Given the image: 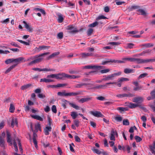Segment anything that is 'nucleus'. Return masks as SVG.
<instances>
[{"label": "nucleus", "instance_id": "nucleus-51", "mask_svg": "<svg viewBox=\"0 0 155 155\" xmlns=\"http://www.w3.org/2000/svg\"><path fill=\"white\" fill-rule=\"evenodd\" d=\"M9 21V18H7L6 19L2 21H0V22L2 24H7L8 23Z\"/></svg>", "mask_w": 155, "mask_h": 155}, {"label": "nucleus", "instance_id": "nucleus-12", "mask_svg": "<svg viewBox=\"0 0 155 155\" xmlns=\"http://www.w3.org/2000/svg\"><path fill=\"white\" fill-rule=\"evenodd\" d=\"M91 114L94 116L97 117H102L103 115L100 111H92L91 112Z\"/></svg>", "mask_w": 155, "mask_h": 155}, {"label": "nucleus", "instance_id": "nucleus-45", "mask_svg": "<svg viewBox=\"0 0 155 155\" xmlns=\"http://www.w3.org/2000/svg\"><path fill=\"white\" fill-rule=\"evenodd\" d=\"M98 24V22L97 21H95L92 24L89 25L88 27H94L97 25Z\"/></svg>", "mask_w": 155, "mask_h": 155}, {"label": "nucleus", "instance_id": "nucleus-22", "mask_svg": "<svg viewBox=\"0 0 155 155\" xmlns=\"http://www.w3.org/2000/svg\"><path fill=\"white\" fill-rule=\"evenodd\" d=\"M65 75L66 76V78L69 79H74L80 77V76L79 75H70L67 74H66Z\"/></svg>", "mask_w": 155, "mask_h": 155}, {"label": "nucleus", "instance_id": "nucleus-31", "mask_svg": "<svg viewBox=\"0 0 155 155\" xmlns=\"http://www.w3.org/2000/svg\"><path fill=\"white\" fill-rule=\"evenodd\" d=\"M66 74L63 73H59V79H64L66 78Z\"/></svg>", "mask_w": 155, "mask_h": 155}, {"label": "nucleus", "instance_id": "nucleus-41", "mask_svg": "<svg viewBox=\"0 0 155 155\" xmlns=\"http://www.w3.org/2000/svg\"><path fill=\"white\" fill-rule=\"evenodd\" d=\"M92 150L94 153L98 154H100L101 153V151H100L97 149L95 148H94L92 149Z\"/></svg>", "mask_w": 155, "mask_h": 155}, {"label": "nucleus", "instance_id": "nucleus-2", "mask_svg": "<svg viewBox=\"0 0 155 155\" xmlns=\"http://www.w3.org/2000/svg\"><path fill=\"white\" fill-rule=\"evenodd\" d=\"M129 81V79L124 78H121L118 79L117 80V82H109L107 83L105 85H99L94 87V89H104L107 86V84H116L118 87H120L121 85L122 82L124 81Z\"/></svg>", "mask_w": 155, "mask_h": 155}, {"label": "nucleus", "instance_id": "nucleus-21", "mask_svg": "<svg viewBox=\"0 0 155 155\" xmlns=\"http://www.w3.org/2000/svg\"><path fill=\"white\" fill-rule=\"evenodd\" d=\"M51 128L50 126H46L44 129L45 134L46 135L49 134V132L51 131Z\"/></svg>", "mask_w": 155, "mask_h": 155}, {"label": "nucleus", "instance_id": "nucleus-4", "mask_svg": "<svg viewBox=\"0 0 155 155\" xmlns=\"http://www.w3.org/2000/svg\"><path fill=\"white\" fill-rule=\"evenodd\" d=\"M47 78L41 79L40 80L41 82H43L46 83L51 82L54 81L52 79L58 78V75L56 74H51L48 75L47 76Z\"/></svg>", "mask_w": 155, "mask_h": 155}, {"label": "nucleus", "instance_id": "nucleus-61", "mask_svg": "<svg viewBox=\"0 0 155 155\" xmlns=\"http://www.w3.org/2000/svg\"><path fill=\"white\" fill-rule=\"evenodd\" d=\"M138 11L140 12L142 15H146L145 12L143 10L139 9L138 10Z\"/></svg>", "mask_w": 155, "mask_h": 155}, {"label": "nucleus", "instance_id": "nucleus-14", "mask_svg": "<svg viewBox=\"0 0 155 155\" xmlns=\"http://www.w3.org/2000/svg\"><path fill=\"white\" fill-rule=\"evenodd\" d=\"M58 55V52H55L53 53L50 56L46 58V59L48 60L54 58H56Z\"/></svg>", "mask_w": 155, "mask_h": 155}, {"label": "nucleus", "instance_id": "nucleus-29", "mask_svg": "<svg viewBox=\"0 0 155 155\" xmlns=\"http://www.w3.org/2000/svg\"><path fill=\"white\" fill-rule=\"evenodd\" d=\"M71 115L73 119H75L78 116V114L75 111H72L71 112Z\"/></svg>", "mask_w": 155, "mask_h": 155}, {"label": "nucleus", "instance_id": "nucleus-47", "mask_svg": "<svg viewBox=\"0 0 155 155\" xmlns=\"http://www.w3.org/2000/svg\"><path fill=\"white\" fill-rule=\"evenodd\" d=\"M123 124L125 125H128L130 124L128 120L127 119H124L123 120Z\"/></svg>", "mask_w": 155, "mask_h": 155}, {"label": "nucleus", "instance_id": "nucleus-35", "mask_svg": "<svg viewBox=\"0 0 155 155\" xmlns=\"http://www.w3.org/2000/svg\"><path fill=\"white\" fill-rule=\"evenodd\" d=\"M34 10L36 12L37 11H38L40 12L42 14L44 15H45V11L42 9H41L38 8H35L34 9Z\"/></svg>", "mask_w": 155, "mask_h": 155}, {"label": "nucleus", "instance_id": "nucleus-50", "mask_svg": "<svg viewBox=\"0 0 155 155\" xmlns=\"http://www.w3.org/2000/svg\"><path fill=\"white\" fill-rule=\"evenodd\" d=\"M142 88V86H137L136 87H134V90L135 91H138L140 90Z\"/></svg>", "mask_w": 155, "mask_h": 155}, {"label": "nucleus", "instance_id": "nucleus-54", "mask_svg": "<svg viewBox=\"0 0 155 155\" xmlns=\"http://www.w3.org/2000/svg\"><path fill=\"white\" fill-rule=\"evenodd\" d=\"M42 71H55V70L53 69L45 68H43V69H42Z\"/></svg>", "mask_w": 155, "mask_h": 155}, {"label": "nucleus", "instance_id": "nucleus-8", "mask_svg": "<svg viewBox=\"0 0 155 155\" xmlns=\"http://www.w3.org/2000/svg\"><path fill=\"white\" fill-rule=\"evenodd\" d=\"M68 29L70 30L69 31V33L72 34H75L78 32V31L77 28L72 25L68 26Z\"/></svg>", "mask_w": 155, "mask_h": 155}, {"label": "nucleus", "instance_id": "nucleus-15", "mask_svg": "<svg viewBox=\"0 0 155 155\" xmlns=\"http://www.w3.org/2000/svg\"><path fill=\"white\" fill-rule=\"evenodd\" d=\"M128 104L127 106L131 109L140 106V105L138 104H134L132 103H128Z\"/></svg>", "mask_w": 155, "mask_h": 155}, {"label": "nucleus", "instance_id": "nucleus-9", "mask_svg": "<svg viewBox=\"0 0 155 155\" xmlns=\"http://www.w3.org/2000/svg\"><path fill=\"white\" fill-rule=\"evenodd\" d=\"M144 101L143 97L138 96L134 97L133 99V101L137 104H140Z\"/></svg>", "mask_w": 155, "mask_h": 155}, {"label": "nucleus", "instance_id": "nucleus-57", "mask_svg": "<svg viewBox=\"0 0 155 155\" xmlns=\"http://www.w3.org/2000/svg\"><path fill=\"white\" fill-rule=\"evenodd\" d=\"M83 86H85V83L78 84L76 85L75 87L76 88H81Z\"/></svg>", "mask_w": 155, "mask_h": 155}, {"label": "nucleus", "instance_id": "nucleus-49", "mask_svg": "<svg viewBox=\"0 0 155 155\" xmlns=\"http://www.w3.org/2000/svg\"><path fill=\"white\" fill-rule=\"evenodd\" d=\"M112 61H113V60L108 59L107 61H103L102 62V65H104L108 63H109V62L113 63V62Z\"/></svg>", "mask_w": 155, "mask_h": 155}, {"label": "nucleus", "instance_id": "nucleus-62", "mask_svg": "<svg viewBox=\"0 0 155 155\" xmlns=\"http://www.w3.org/2000/svg\"><path fill=\"white\" fill-rule=\"evenodd\" d=\"M93 31V29L92 28L89 29L87 32V34L88 36L90 35Z\"/></svg>", "mask_w": 155, "mask_h": 155}, {"label": "nucleus", "instance_id": "nucleus-18", "mask_svg": "<svg viewBox=\"0 0 155 155\" xmlns=\"http://www.w3.org/2000/svg\"><path fill=\"white\" fill-rule=\"evenodd\" d=\"M50 48V47L49 46H46L45 45H43L42 46H40L38 47H36L35 49L36 50L39 51L42 50H44L46 49H49Z\"/></svg>", "mask_w": 155, "mask_h": 155}, {"label": "nucleus", "instance_id": "nucleus-43", "mask_svg": "<svg viewBox=\"0 0 155 155\" xmlns=\"http://www.w3.org/2000/svg\"><path fill=\"white\" fill-rule=\"evenodd\" d=\"M69 146L70 151L72 152H74L75 151L73 149V147H74V143H72L70 144Z\"/></svg>", "mask_w": 155, "mask_h": 155}, {"label": "nucleus", "instance_id": "nucleus-26", "mask_svg": "<svg viewBox=\"0 0 155 155\" xmlns=\"http://www.w3.org/2000/svg\"><path fill=\"white\" fill-rule=\"evenodd\" d=\"M140 8V6L137 5H132L129 6L128 8V9L130 11H132L134 9H137Z\"/></svg>", "mask_w": 155, "mask_h": 155}, {"label": "nucleus", "instance_id": "nucleus-11", "mask_svg": "<svg viewBox=\"0 0 155 155\" xmlns=\"http://www.w3.org/2000/svg\"><path fill=\"white\" fill-rule=\"evenodd\" d=\"M117 134L116 131L112 130H111L110 136V139L111 140H115V136L117 135Z\"/></svg>", "mask_w": 155, "mask_h": 155}, {"label": "nucleus", "instance_id": "nucleus-34", "mask_svg": "<svg viewBox=\"0 0 155 155\" xmlns=\"http://www.w3.org/2000/svg\"><path fill=\"white\" fill-rule=\"evenodd\" d=\"M155 61V59H143V63H146L150 62Z\"/></svg>", "mask_w": 155, "mask_h": 155}, {"label": "nucleus", "instance_id": "nucleus-32", "mask_svg": "<svg viewBox=\"0 0 155 155\" xmlns=\"http://www.w3.org/2000/svg\"><path fill=\"white\" fill-rule=\"evenodd\" d=\"M135 58H123V60H126V61H129L130 62H135Z\"/></svg>", "mask_w": 155, "mask_h": 155}, {"label": "nucleus", "instance_id": "nucleus-46", "mask_svg": "<svg viewBox=\"0 0 155 155\" xmlns=\"http://www.w3.org/2000/svg\"><path fill=\"white\" fill-rule=\"evenodd\" d=\"M31 86V85L30 84H28L25 85H24L23 86H22L21 87V89L22 90H25L29 87H30Z\"/></svg>", "mask_w": 155, "mask_h": 155}, {"label": "nucleus", "instance_id": "nucleus-3", "mask_svg": "<svg viewBox=\"0 0 155 155\" xmlns=\"http://www.w3.org/2000/svg\"><path fill=\"white\" fill-rule=\"evenodd\" d=\"M49 53H50L49 52H46L43 53L41 54L36 56L35 57V59L29 63L28 64V65H31L33 64L38 63L41 62L43 59V58L41 57L42 56L44 55H48V54H49Z\"/></svg>", "mask_w": 155, "mask_h": 155}, {"label": "nucleus", "instance_id": "nucleus-20", "mask_svg": "<svg viewBox=\"0 0 155 155\" xmlns=\"http://www.w3.org/2000/svg\"><path fill=\"white\" fill-rule=\"evenodd\" d=\"M24 59V58L23 57H19L16 59H13V62H14L16 63V64L14 65H16L20 63L21 61H22Z\"/></svg>", "mask_w": 155, "mask_h": 155}, {"label": "nucleus", "instance_id": "nucleus-25", "mask_svg": "<svg viewBox=\"0 0 155 155\" xmlns=\"http://www.w3.org/2000/svg\"><path fill=\"white\" fill-rule=\"evenodd\" d=\"M31 117L37 120L42 121L43 120V118L39 116L38 115H31Z\"/></svg>", "mask_w": 155, "mask_h": 155}, {"label": "nucleus", "instance_id": "nucleus-33", "mask_svg": "<svg viewBox=\"0 0 155 155\" xmlns=\"http://www.w3.org/2000/svg\"><path fill=\"white\" fill-rule=\"evenodd\" d=\"M16 66V65H13L10 66L9 68H8L5 71V74H7L8 72H10V71L15 68Z\"/></svg>", "mask_w": 155, "mask_h": 155}, {"label": "nucleus", "instance_id": "nucleus-19", "mask_svg": "<svg viewBox=\"0 0 155 155\" xmlns=\"http://www.w3.org/2000/svg\"><path fill=\"white\" fill-rule=\"evenodd\" d=\"M103 80L104 81H108L109 80H113L114 79V77L112 74L108 76H105Z\"/></svg>", "mask_w": 155, "mask_h": 155}, {"label": "nucleus", "instance_id": "nucleus-5", "mask_svg": "<svg viewBox=\"0 0 155 155\" xmlns=\"http://www.w3.org/2000/svg\"><path fill=\"white\" fill-rule=\"evenodd\" d=\"M62 101L63 103H62V105L64 108H66V106L69 104L71 107L76 110H79V107L74 103H71L69 101L65 100H63Z\"/></svg>", "mask_w": 155, "mask_h": 155}, {"label": "nucleus", "instance_id": "nucleus-56", "mask_svg": "<svg viewBox=\"0 0 155 155\" xmlns=\"http://www.w3.org/2000/svg\"><path fill=\"white\" fill-rule=\"evenodd\" d=\"M147 75V73H143L141 74L138 77V79H140L141 78H143Z\"/></svg>", "mask_w": 155, "mask_h": 155}, {"label": "nucleus", "instance_id": "nucleus-1", "mask_svg": "<svg viewBox=\"0 0 155 155\" xmlns=\"http://www.w3.org/2000/svg\"><path fill=\"white\" fill-rule=\"evenodd\" d=\"M7 142L10 145H12L13 144L16 152H18V150L17 146V143H18L19 147L20 150L21 152H22L23 150L19 139L18 137H15L13 141L11 139L10 134L8 131L7 132Z\"/></svg>", "mask_w": 155, "mask_h": 155}, {"label": "nucleus", "instance_id": "nucleus-48", "mask_svg": "<svg viewBox=\"0 0 155 155\" xmlns=\"http://www.w3.org/2000/svg\"><path fill=\"white\" fill-rule=\"evenodd\" d=\"M126 94H118L117 95H116V96L117 97L122 98L124 97H126Z\"/></svg>", "mask_w": 155, "mask_h": 155}, {"label": "nucleus", "instance_id": "nucleus-40", "mask_svg": "<svg viewBox=\"0 0 155 155\" xmlns=\"http://www.w3.org/2000/svg\"><path fill=\"white\" fill-rule=\"evenodd\" d=\"M74 125H75V126L77 127H78L79 126V124L80 122L78 120L76 119L74 120Z\"/></svg>", "mask_w": 155, "mask_h": 155}, {"label": "nucleus", "instance_id": "nucleus-59", "mask_svg": "<svg viewBox=\"0 0 155 155\" xmlns=\"http://www.w3.org/2000/svg\"><path fill=\"white\" fill-rule=\"evenodd\" d=\"M17 41L19 42H20L23 43L24 44V45H29V44L28 42H26L25 41H23L22 40H17Z\"/></svg>", "mask_w": 155, "mask_h": 155}, {"label": "nucleus", "instance_id": "nucleus-38", "mask_svg": "<svg viewBox=\"0 0 155 155\" xmlns=\"http://www.w3.org/2000/svg\"><path fill=\"white\" fill-rule=\"evenodd\" d=\"M35 129L36 131H41V126L39 123L36 124L35 125Z\"/></svg>", "mask_w": 155, "mask_h": 155}, {"label": "nucleus", "instance_id": "nucleus-53", "mask_svg": "<svg viewBox=\"0 0 155 155\" xmlns=\"http://www.w3.org/2000/svg\"><path fill=\"white\" fill-rule=\"evenodd\" d=\"M13 62V58L9 59L6 60L5 62L6 64H8L9 63Z\"/></svg>", "mask_w": 155, "mask_h": 155}, {"label": "nucleus", "instance_id": "nucleus-13", "mask_svg": "<svg viewBox=\"0 0 155 155\" xmlns=\"http://www.w3.org/2000/svg\"><path fill=\"white\" fill-rule=\"evenodd\" d=\"M101 67L100 66H95V65H88L84 66V68L85 69H100L101 68Z\"/></svg>", "mask_w": 155, "mask_h": 155}, {"label": "nucleus", "instance_id": "nucleus-28", "mask_svg": "<svg viewBox=\"0 0 155 155\" xmlns=\"http://www.w3.org/2000/svg\"><path fill=\"white\" fill-rule=\"evenodd\" d=\"M117 109L120 112L122 113L123 112L126 111L128 110V109L127 107H118L117 108Z\"/></svg>", "mask_w": 155, "mask_h": 155}, {"label": "nucleus", "instance_id": "nucleus-24", "mask_svg": "<svg viewBox=\"0 0 155 155\" xmlns=\"http://www.w3.org/2000/svg\"><path fill=\"white\" fill-rule=\"evenodd\" d=\"M18 124L17 120L16 118H13L12 120L11 125L13 127L15 125H17Z\"/></svg>", "mask_w": 155, "mask_h": 155}, {"label": "nucleus", "instance_id": "nucleus-58", "mask_svg": "<svg viewBox=\"0 0 155 155\" xmlns=\"http://www.w3.org/2000/svg\"><path fill=\"white\" fill-rule=\"evenodd\" d=\"M150 150L152 151V149L153 150H155V142L153 143L152 145L150 146Z\"/></svg>", "mask_w": 155, "mask_h": 155}, {"label": "nucleus", "instance_id": "nucleus-55", "mask_svg": "<svg viewBox=\"0 0 155 155\" xmlns=\"http://www.w3.org/2000/svg\"><path fill=\"white\" fill-rule=\"evenodd\" d=\"M115 119L117 121L120 122L122 121V118L120 116H116L115 117Z\"/></svg>", "mask_w": 155, "mask_h": 155}, {"label": "nucleus", "instance_id": "nucleus-52", "mask_svg": "<svg viewBox=\"0 0 155 155\" xmlns=\"http://www.w3.org/2000/svg\"><path fill=\"white\" fill-rule=\"evenodd\" d=\"M120 43L119 42H110L108 43V44L113 45H118L120 44Z\"/></svg>", "mask_w": 155, "mask_h": 155}, {"label": "nucleus", "instance_id": "nucleus-44", "mask_svg": "<svg viewBox=\"0 0 155 155\" xmlns=\"http://www.w3.org/2000/svg\"><path fill=\"white\" fill-rule=\"evenodd\" d=\"M48 120V126L51 127V126L52 124V120L51 119L49 116H48L47 117Z\"/></svg>", "mask_w": 155, "mask_h": 155}, {"label": "nucleus", "instance_id": "nucleus-36", "mask_svg": "<svg viewBox=\"0 0 155 155\" xmlns=\"http://www.w3.org/2000/svg\"><path fill=\"white\" fill-rule=\"evenodd\" d=\"M135 62L137 64H143V59L136 58Z\"/></svg>", "mask_w": 155, "mask_h": 155}, {"label": "nucleus", "instance_id": "nucleus-60", "mask_svg": "<svg viewBox=\"0 0 155 155\" xmlns=\"http://www.w3.org/2000/svg\"><path fill=\"white\" fill-rule=\"evenodd\" d=\"M33 142L34 143L35 147L37 148L38 147L37 142L36 140V138H33Z\"/></svg>", "mask_w": 155, "mask_h": 155}, {"label": "nucleus", "instance_id": "nucleus-64", "mask_svg": "<svg viewBox=\"0 0 155 155\" xmlns=\"http://www.w3.org/2000/svg\"><path fill=\"white\" fill-rule=\"evenodd\" d=\"M52 110L53 112L55 113L57 112L56 107L55 106L53 105L52 107Z\"/></svg>", "mask_w": 155, "mask_h": 155}, {"label": "nucleus", "instance_id": "nucleus-37", "mask_svg": "<svg viewBox=\"0 0 155 155\" xmlns=\"http://www.w3.org/2000/svg\"><path fill=\"white\" fill-rule=\"evenodd\" d=\"M64 20V18L63 15L61 14L59 15V23L62 22Z\"/></svg>", "mask_w": 155, "mask_h": 155}, {"label": "nucleus", "instance_id": "nucleus-23", "mask_svg": "<svg viewBox=\"0 0 155 155\" xmlns=\"http://www.w3.org/2000/svg\"><path fill=\"white\" fill-rule=\"evenodd\" d=\"M134 72V70L133 69L129 68H126L124 70V72L126 74L133 73Z\"/></svg>", "mask_w": 155, "mask_h": 155}, {"label": "nucleus", "instance_id": "nucleus-16", "mask_svg": "<svg viewBox=\"0 0 155 155\" xmlns=\"http://www.w3.org/2000/svg\"><path fill=\"white\" fill-rule=\"evenodd\" d=\"M92 98L91 97H86L83 98L81 99L79 101V102L81 103H83L85 102H87L92 100Z\"/></svg>", "mask_w": 155, "mask_h": 155}, {"label": "nucleus", "instance_id": "nucleus-27", "mask_svg": "<svg viewBox=\"0 0 155 155\" xmlns=\"http://www.w3.org/2000/svg\"><path fill=\"white\" fill-rule=\"evenodd\" d=\"M81 55L83 58H86L89 56H91L93 55L92 53H83L81 54Z\"/></svg>", "mask_w": 155, "mask_h": 155}, {"label": "nucleus", "instance_id": "nucleus-10", "mask_svg": "<svg viewBox=\"0 0 155 155\" xmlns=\"http://www.w3.org/2000/svg\"><path fill=\"white\" fill-rule=\"evenodd\" d=\"M85 86L88 89H94V83L92 81H89L85 83Z\"/></svg>", "mask_w": 155, "mask_h": 155}, {"label": "nucleus", "instance_id": "nucleus-30", "mask_svg": "<svg viewBox=\"0 0 155 155\" xmlns=\"http://www.w3.org/2000/svg\"><path fill=\"white\" fill-rule=\"evenodd\" d=\"M154 45L152 43H148L142 44L141 46L145 47L146 48H149L153 46Z\"/></svg>", "mask_w": 155, "mask_h": 155}, {"label": "nucleus", "instance_id": "nucleus-63", "mask_svg": "<svg viewBox=\"0 0 155 155\" xmlns=\"http://www.w3.org/2000/svg\"><path fill=\"white\" fill-rule=\"evenodd\" d=\"M135 138L137 142H140L142 140V138L138 136H135Z\"/></svg>", "mask_w": 155, "mask_h": 155}, {"label": "nucleus", "instance_id": "nucleus-6", "mask_svg": "<svg viewBox=\"0 0 155 155\" xmlns=\"http://www.w3.org/2000/svg\"><path fill=\"white\" fill-rule=\"evenodd\" d=\"M80 94V93L78 92L66 93L65 91H63L61 92H59V96H75Z\"/></svg>", "mask_w": 155, "mask_h": 155}, {"label": "nucleus", "instance_id": "nucleus-7", "mask_svg": "<svg viewBox=\"0 0 155 155\" xmlns=\"http://www.w3.org/2000/svg\"><path fill=\"white\" fill-rule=\"evenodd\" d=\"M5 136V132H3L0 135V146L3 148H5L6 145L5 144L4 138Z\"/></svg>", "mask_w": 155, "mask_h": 155}, {"label": "nucleus", "instance_id": "nucleus-42", "mask_svg": "<svg viewBox=\"0 0 155 155\" xmlns=\"http://www.w3.org/2000/svg\"><path fill=\"white\" fill-rule=\"evenodd\" d=\"M126 60H123L122 59V61H119L117 60H113V63H125Z\"/></svg>", "mask_w": 155, "mask_h": 155}, {"label": "nucleus", "instance_id": "nucleus-39", "mask_svg": "<svg viewBox=\"0 0 155 155\" xmlns=\"http://www.w3.org/2000/svg\"><path fill=\"white\" fill-rule=\"evenodd\" d=\"M15 110V107L12 104H10V108L9 109V111L10 112L13 113L14 112Z\"/></svg>", "mask_w": 155, "mask_h": 155}, {"label": "nucleus", "instance_id": "nucleus-17", "mask_svg": "<svg viewBox=\"0 0 155 155\" xmlns=\"http://www.w3.org/2000/svg\"><path fill=\"white\" fill-rule=\"evenodd\" d=\"M23 23L25 24V28L30 32H32L33 31V28L31 27L25 21H23Z\"/></svg>", "mask_w": 155, "mask_h": 155}]
</instances>
